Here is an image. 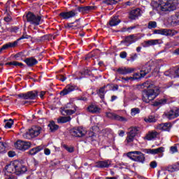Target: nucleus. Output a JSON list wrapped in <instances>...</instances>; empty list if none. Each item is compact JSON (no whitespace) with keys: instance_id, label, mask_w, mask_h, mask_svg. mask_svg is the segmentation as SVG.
<instances>
[{"instance_id":"39448f33","label":"nucleus","mask_w":179,"mask_h":179,"mask_svg":"<svg viewBox=\"0 0 179 179\" xmlns=\"http://www.w3.org/2000/svg\"><path fill=\"white\" fill-rule=\"evenodd\" d=\"M127 157L133 160V162H137V163H141L143 164L146 158L145 154L140 151H131L127 153Z\"/></svg>"},{"instance_id":"2f4dec72","label":"nucleus","mask_w":179,"mask_h":179,"mask_svg":"<svg viewBox=\"0 0 179 179\" xmlns=\"http://www.w3.org/2000/svg\"><path fill=\"white\" fill-rule=\"evenodd\" d=\"M166 103H167V99H157L152 103V106L154 107H159V106L166 104Z\"/></svg>"},{"instance_id":"c9c22d12","label":"nucleus","mask_w":179,"mask_h":179,"mask_svg":"<svg viewBox=\"0 0 179 179\" xmlns=\"http://www.w3.org/2000/svg\"><path fill=\"white\" fill-rule=\"evenodd\" d=\"M144 121L148 123H153L156 122L157 121V119L155 115H149L147 117L144 118Z\"/></svg>"},{"instance_id":"e433bc0d","label":"nucleus","mask_w":179,"mask_h":179,"mask_svg":"<svg viewBox=\"0 0 179 179\" xmlns=\"http://www.w3.org/2000/svg\"><path fill=\"white\" fill-rule=\"evenodd\" d=\"M6 65H10V66L13 65V66H20V68H22V66H24V64L22 63H20L16 61L8 62L6 64Z\"/></svg>"},{"instance_id":"79ce46f5","label":"nucleus","mask_w":179,"mask_h":179,"mask_svg":"<svg viewBox=\"0 0 179 179\" xmlns=\"http://www.w3.org/2000/svg\"><path fill=\"white\" fill-rule=\"evenodd\" d=\"M135 139V136H132L131 134H129V133H127V136L126 138V141L127 143H132Z\"/></svg>"},{"instance_id":"58836bf2","label":"nucleus","mask_w":179,"mask_h":179,"mask_svg":"<svg viewBox=\"0 0 179 179\" xmlns=\"http://www.w3.org/2000/svg\"><path fill=\"white\" fill-rule=\"evenodd\" d=\"M157 27V22L156 21H150L148 24V29H156Z\"/></svg>"},{"instance_id":"5fc2aeb1","label":"nucleus","mask_w":179,"mask_h":179,"mask_svg":"<svg viewBox=\"0 0 179 179\" xmlns=\"http://www.w3.org/2000/svg\"><path fill=\"white\" fill-rule=\"evenodd\" d=\"M77 100H80L82 101H87V97L86 96H78L77 97Z\"/></svg>"},{"instance_id":"cd10ccee","label":"nucleus","mask_w":179,"mask_h":179,"mask_svg":"<svg viewBox=\"0 0 179 179\" xmlns=\"http://www.w3.org/2000/svg\"><path fill=\"white\" fill-rule=\"evenodd\" d=\"M66 29H72L76 30V29H80V24L78 22L67 23L66 25Z\"/></svg>"},{"instance_id":"4be33fe9","label":"nucleus","mask_w":179,"mask_h":179,"mask_svg":"<svg viewBox=\"0 0 179 179\" xmlns=\"http://www.w3.org/2000/svg\"><path fill=\"white\" fill-rule=\"evenodd\" d=\"M159 135V132L155 130L152 131H149L145 136L144 139H146L147 141H152V139H155V138H157Z\"/></svg>"},{"instance_id":"de8ad7c7","label":"nucleus","mask_w":179,"mask_h":179,"mask_svg":"<svg viewBox=\"0 0 179 179\" xmlns=\"http://www.w3.org/2000/svg\"><path fill=\"white\" fill-rule=\"evenodd\" d=\"M170 150L172 153H177L178 152V149L177 148V145H173L170 148Z\"/></svg>"},{"instance_id":"ddd939ff","label":"nucleus","mask_w":179,"mask_h":179,"mask_svg":"<svg viewBox=\"0 0 179 179\" xmlns=\"http://www.w3.org/2000/svg\"><path fill=\"white\" fill-rule=\"evenodd\" d=\"M78 15V13L75 10L70 11H64L59 14L60 19L64 20H68V19H71V17H75Z\"/></svg>"},{"instance_id":"a18cd8bd","label":"nucleus","mask_w":179,"mask_h":179,"mask_svg":"<svg viewBox=\"0 0 179 179\" xmlns=\"http://www.w3.org/2000/svg\"><path fill=\"white\" fill-rule=\"evenodd\" d=\"M141 113V109L138 108H134L131 110V115H136V114H139Z\"/></svg>"},{"instance_id":"864d4df0","label":"nucleus","mask_w":179,"mask_h":179,"mask_svg":"<svg viewBox=\"0 0 179 179\" xmlns=\"http://www.w3.org/2000/svg\"><path fill=\"white\" fill-rule=\"evenodd\" d=\"M57 79H59V80H61L62 82H65V80H66V78H65V76L60 75L57 77Z\"/></svg>"},{"instance_id":"4d7b16f0","label":"nucleus","mask_w":179,"mask_h":179,"mask_svg":"<svg viewBox=\"0 0 179 179\" xmlns=\"http://www.w3.org/2000/svg\"><path fill=\"white\" fill-rule=\"evenodd\" d=\"M44 153H45V155H46L47 156H48V155H50L51 151L50 150V149L45 148V149L44 150Z\"/></svg>"},{"instance_id":"f8f14e48","label":"nucleus","mask_w":179,"mask_h":179,"mask_svg":"<svg viewBox=\"0 0 179 179\" xmlns=\"http://www.w3.org/2000/svg\"><path fill=\"white\" fill-rule=\"evenodd\" d=\"M71 135L72 136H76L77 138H83L86 135V130L83 127H75L70 131Z\"/></svg>"},{"instance_id":"aec40b11","label":"nucleus","mask_w":179,"mask_h":179,"mask_svg":"<svg viewBox=\"0 0 179 179\" xmlns=\"http://www.w3.org/2000/svg\"><path fill=\"white\" fill-rule=\"evenodd\" d=\"M106 117H108V118H110V120H115V121H120V122L127 121V118L122 116H120L114 113H110V112L107 113Z\"/></svg>"},{"instance_id":"bf43d9fd","label":"nucleus","mask_w":179,"mask_h":179,"mask_svg":"<svg viewBox=\"0 0 179 179\" xmlns=\"http://www.w3.org/2000/svg\"><path fill=\"white\" fill-rule=\"evenodd\" d=\"M118 90V85H114L113 87H112V90L113 92H115V90Z\"/></svg>"},{"instance_id":"f704fd0d","label":"nucleus","mask_w":179,"mask_h":179,"mask_svg":"<svg viewBox=\"0 0 179 179\" xmlns=\"http://www.w3.org/2000/svg\"><path fill=\"white\" fill-rule=\"evenodd\" d=\"M129 129L130 130L129 132H127V134L134 137H136L138 135V134H139V128L138 127H131Z\"/></svg>"},{"instance_id":"680f3d73","label":"nucleus","mask_w":179,"mask_h":179,"mask_svg":"<svg viewBox=\"0 0 179 179\" xmlns=\"http://www.w3.org/2000/svg\"><path fill=\"white\" fill-rule=\"evenodd\" d=\"M45 94V92H44V91L41 92V93H40L41 99H43Z\"/></svg>"},{"instance_id":"0e129e2a","label":"nucleus","mask_w":179,"mask_h":179,"mask_svg":"<svg viewBox=\"0 0 179 179\" xmlns=\"http://www.w3.org/2000/svg\"><path fill=\"white\" fill-rule=\"evenodd\" d=\"M171 73V70H169V71H166L165 73H164V75L166 76H170V74Z\"/></svg>"},{"instance_id":"09e8293b","label":"nucleus","mask_w":179,"mask_h":179,"mask_svg":"<svg viewBox=\"0 0 179 179\" xmlns=\"http://www.w3.org/2000/svg\"><path fill=\"white\" fill-rule=\"evenodd\" d=\"M150 166L151 167V169H156V167H157V162H156V161L151 162L150 164Z\"/></svg>"},{"instance_id":"ea45409f","label":"nucleus","mask_w":179,"mask_h":179,"mask_svg":"<svg viewBox=\"0 0 179 179\" xmlns=\"http://www.w3.org/2000/svg\"><path fill=\"white\" fill-rule=\"evenodd\" d=\"M119 1L120 0H104L103 1V3L106 5H116V3H118Z\"/></svg>"},{"instance_id":"6e6d98bb","label":"nucleus","mask_w":179,"mask_h":179,"mask_svg":"<svg viewBox=\"0 0 179 179\" xmlns=\"http://www.w3.org/2000/svg\"><path fill=\"white\" fill-rule=\"evenodd\" d=\"M127 55V52H122L120 54V58H125Z\"/></svg>"},{"instance_id":"0eeeda50","label":"nucleus","mask_w":179,"mask_h":179,"mask_svg":"<svg viewBox=\"0 0 179 179\" xmlns=\"http://www.w3.org/2000/svg\"><path fill=\"white\" fill-rule=\"evenodd\" d=\"M15 148L16 149H18V150H22V152H24L25 150H27L28 149H30V148H31V143L30 141L18 140L15 143Z\"/></svg>"},{"instance_id":"5701e85b","label":"nucleus","mask_w":179,"mask_h":179,"mask_svg":"<svg viewBox=\"0 0 179 179\" xmlns=\"http://www.w3.org/2000/svg\"><path fill=\"white\" fill-rule=\"evenodd\" d=\"M96 9V6H87L84 7H79L78 10L82 13H89V12H92V10H94Z\"/></svg>"},{"instance_id":"603ef678","label":"nucleus","mask_w":179,"mask_h":179,"mask_svg":"<svg viewBox=\"0 0 179 179\" xmlns=\"http://www.w3.org/2000/svg\"><path fill=\"white\" fill-rule=\"evenodd\" d=\"M8 157H15V156H16V152H15L14 151H9L8 152Z\"/></svg>"},{"instance_id":"c85d7f7f","label":"nucleus","mask_w":179,"mask_h":179,"mask_svg":"<svg viewBox=\"0 0 179 179\" xmlns=\"http://www.w3.org/2000/svg\"><path fill=\"white\" fill-rule=\"evenodd\" d=\"M43 148L41 145L37 146L36 148H31L29 152L28 155H31V156L36 155V153H38V152H41L43 150Z\"/></svg>"},{"instance_id":"c03bdc74","label":"nucleus","mask_w":179,"mask_h":179,"mask_svg":"<svg viewBox=\"0 0 179 179\" xmlns=\"http://www.w3.org/2000/svg\"><path fill=\"white\" fill-rule=\"evenodd\" d=\"M63 148H64V149L69 153H73V152H75V148L73 147H69L66 145H64Z\"/></svg>"},{"instance_id":"7ed1b4c3","label":"nucleus","mask_w":179,"mask_h":179,"mask_svg":"<svg viewBox=\"0 0 179 179\" xmlns=\"http://www.w3.org/2000/svg\"><path fill=\"white\" fill-rule=\"evenodd\" d=\"M41 134V128L38 126H33L28 131L22 134L24 139H33L37 138Z\"/></svg>"},{"instance_id":"a878e982","label":"nucleus","mask_w":179,"mask_h":179,"mask_svg":"<svg viewBox=\"0 0 179 179\" xmlns=\"http://www.w3.org/2000/svg\"><path fill=\"white\" fill-rule=\"evenodd\" d=\"M87 111L92 114H96V113H100V108L95 104H91L87 108Z\"/></svg>"},{"instance_id":"2eb2a0df","label":"nucleus","mask_w":179,"mask_h":179,"mask_svg":"<svg viewBox=\"0 0 179 179\" xmlns=\"http://www.w3.org/2000/svg\"><path fill=\"white\" fill-rule=\"evenodd\" d=\"M74 90H79V88L75 85H68L62 91L60 92V95L66 96V94H69V93Z\"/></svg>"},{"instance_id":"338daca9","label":"nucleus","mask_w":179,"mask_h":179,"mask_svg":"<svg viewBox=\"0 0 179 179\" xmlns=\"http://www.w3.org/2000/svg\"><path fill=\"white\" fill-rule=\"evenodd\" d=\"M5 179H15V176H13V175H10L7 176Z\"/></svg>"},{"instance_id":"72a5a7b5","label":"nucleus","mask_w":179,"mask_h":179,"mask_svg":"<svg viewBox=\"0 0 179 179\" xmlns=\"http://www.w3.org/2000/svg\"><path fill=\"white\" fill-rule=\"evenodd\" d=\"M48 127L51 132H55V131H57V129L59 128V126L55 124V122L54 121L50 122Z\"/></svg>"},{"instance_id":"3c124183","label":"nucleus","mask_w":179,"mask_h":179,"mask_svg":"<svg viewBox=\"0 0 179 179\" xmlns=\"http://www.w3.org/2000/svg\"><path fill=\"white\" fill-rule=\"evenodd\" d=\"M122 80H125V82H129V80H134L132 77H122Z\"/></svg>"},{"instance_id":"9d476101","label":"nucleus","mask_w":179,"mask_h":179,"mask_svg":"<svg viewBox=\"0 0 179 179\" xmlns=\"http://www.w3.org/2000/svg\"><path fill=\"white\" fill-rule=\"evenodd\" d=\"M177 33H178V31L169 29H155L153 31V34H162V36H169V37L176 36Z\"/></svg>"},{"instance_id":"49530a36","label":"nucleus","mask_w":179,"mask_h":179,"mask_svg":"<svg viewBox=\"0 0 179 179\" xmlns=\"http://www.w3.org/2000/svg\"><path fill=\"white\" fill-rule=\"evenodd\" d=\"M138 59V54L134 53L130 55V59L129 61H131V62H134V61H135V59Z\"/></svg>"},{"instance_id":"412c9836","label":"nucleus","mask_w":179,"mask_h":179,"mask_svg":"<svg viewBox=\"0 0 179 179\" xmlns=\"http://www.w3.org/2000/svg\"><path fill=\"white\" fill-rule=\"evenodd\" d=\"M117 72H118L120 75H128V73L135 72V69L131 67H120L117 69Z\"/></svg>"},{"instance_id":"13d9d810","label":"nucleus","mask_w":179,"mask_h":179,"mask_svg":"<svg viewBox=\"0 0 179 179\" xmlns=\"http://www.w3.org/2000/svg\"><path fill=\"white\" fill-rule=\"evenodd\" d=\"M135 27H136L135 26L129 27L126 30H127L128 33H131V31L134 30V29H135Z\"/></svg>"},{"instance_id":"423d86ee","label":"nucleus","mask_w":179,"mask_h":179,"mask_svg":"<svg viewBox=\"0 0 179 179\" xmlns=\"http://www.w3.org/2000/svg\"><path fill=\"white\" fill-rule=\"evenodd\" d=\"M19 99L23 100H37L38 99V92L37 91H29L27 93H21L17 95Z\"/></svg>"},{"instance_id":"dca6fc26","label":"nucleus","mask_w":179,"mask_h":179,"mask_svg":"<svg viewBox=\"0 0 179 179\" xmlns=\"http://www.w3.org/2000/svg\"><path fill=\"white\" fill-rule=\"evenodd\" d=\"M165 117H166L168 120H174V118H177V117H179V108H174L165 113Z\"/></svg>"},{"instance_id":"bb28decb","label":"nucleus","mask_w":179,"mask_h":179,"mask_svg":"<svg viewBox=\"0 0 179 179\" xmlns=\"http://www.w3.org/2000/svg\"><path fill=\"white\" fill-rule=\"evenodd\" d=\"M120 23H121V20H120V17H118V15L112 17L109 20V24L111 27L118 26Z\"/></svg>"},{"instance_id":"393cba45","label":"nucleus","mask_w":179,"mask_h":179,"mask_svg":"<svg viewBox=\"0 0 179 179\" xmlns=\"http://www.w3.org/2000/svg\"><path fill=\"white\" fill-rule=\"evenodd\" d=\"M24 62L28 66H34V65H37V64H38L37 59H36L33 57L26 58L24 59Z\"/></svg>"},{"instance_id":"6ab92c4d","label":"nucleus","mask_w":179,"mask_h":179,"mask_svg":"<svg viewBox=\"0 0 179 179\" xmlns=\"http://www.w3.org/2000/svg\"><path fill=\"white\" fill-rule=\"evenodd\" d=\"M143 152L148 155H159V153H163V152H164V148L159 147L156 149H144Z\"/></svg>"},{"instance_id":"6e6552de","label":"nucleus","mask_w":179,"mask_h":179,"mask_svg":"<svg viewBox=\"0 0 179 179\" xmlns=\"http://www.w3.org/2000/svg\"><path fill=\"white\" fill-rule=\"evenodd\" d=\"M152 68L149 65H145L142 67L140 73H135L133 75V80L134 79H141V78H145L149 72H150Z\"/></svg>"},{"instance_id":"a19ab883","label":"nucleus","mask_w":179,"mask_h":179,"mask_svg":"<svg viewBox=\"0 0 179 179\" xmlns=\"http://www.w3.org/2000/svg\"><path fill=\"white\" fill-rule=\"evenodd\" d=\"M4 122H6L4 128H12V124H13V120L12 119L4 120Z\"/></svg>"},{"instance_id":"69168bd1","label":"nucleus","mask_w":179,"mask_h":179,"mask_svg":"<svg viewBox=\"0 0 179 179\" xmlns=\"http://www.w3.org/2000/svg\"><path fill=\"white\" fill-rule=\"evenodd\" d=\"M124 134H125V131H124L123 130H120L119 131V136H123Z\"/></svg>"},{"instance_id":"4468645a","label":"nucleus","mask_w":179,"mask_h":179,"mask_svg":"<svg viewBox=\"0 0 179 179\" xmlns=\"http://www.w3.org/2000/svg\"><path fill=\"white\" fill-rule=\"evenodd\" d=\"M140 16H142V10L140 8L131 10L129 13V19L130 20H136V19H139Z\"/></svg>"},{"instance_id":"4c0bfd02","label":"nucleus","mask_w":179,"mask_h":179,"mask_svg":"<svg viewBox=\"0 0 179 179\" xmlns=\"http://www.w3.org/2000/svg\"><path fill=\"white\" fill-rule=\"evenodd\" d=\"M169 171L171 172L177 171L179 170V164H176L174 165L169 166L168 167Z\"/></svg>"},{"instance_id":"20e7f679","label":"nucleus","mask_w":179,"mask_h":179,"mask_svg":"<svg viewBox=\"0 0 179 179\" xmlns=\"http://www.w3.org/2000/svg\"><path fill=\"white\" fill-rule=\"evenodd\" d=\"M27 22L33 26H38L43 22V15H35L31 12H28L26 15Z\"/></svg>"},{"instance_id":"e2e57ef3","label":"nucleus","mask_w":179,"mask_h":179,"mask_svg":"<svg viewBox=\"0 0 179 179\" xmlns=\"http://www.w3.org/2000/svg\"><path fill=\"white\" fill-rule=\"evenodd\" d=\"M4 20H5V22H10V20H11L10 17H5Z\"/></svg>"},{"instance_id":"f3484780","label":"nucleus","mask_w":179,"mask_h":179,"mask_svg":"<svg viewBox=\"0 0 179 179\" xmlns=\"http://www.w3.org/2000/svg\"><path fill=\"white\" fill-rule=\"evenodd\" d=\"M111 166V161L110 159L104 161H98L95 164V167L97 169H108Z\"/></svg>"},{"instance_id":"7c9ffc66","label":"nucleus","mask_w":179,"mask_h":179,"mask_svg":"<svg viewBox=\"0 0 179 179\" xmlns=\"http://www.w3.org/2000/svg\"><path fill=\"white\" fill-rule=\"evenodd\" d=\"M159 41H160L159 39H151L145 41L144 43L145 44V47H150V45H156L157 44H159Z\"/></svg>"},{"instance_id":"f257e3e1","label":"nucleus","mask_w":179,"mask_h":179,"mask_svg":"<svg viewBox=\"0 0 179 179\" xmlns=\"http://www.w3.org/2000/svg\"><path fill=\"white\" fill-rule=\"evenodd\" d=\"M6 171L9 174H23L27 171V168L26 166L23 165L22 162L19 161L11 162L8 165L5 167Z\"/></svg>"},{"instance_id":"c756f323","label":"nucleus","mask_w":179,"mask_h":179,"mask_svg":"<svg viewBox=\"0 0 179 179\" xmlns=\"http://www.w3.org/2000/svg\"><path fill=\"white\" fill-rule=\"evenodd\" d=\"M72 118L70 116H62L57 119L58 124H65L69 122Z\"/></svg>"},{"instance_id":"774afa93","label":"nucleus","mask_w":179,"mask_h":179,"mask_svg":"<svg viewBox=\"0 0 179 179\" xmlns=\"http://www.w3.org/2000/svg\"><path fill=\"white\" fill-rule=\"evenodd\" d=\"M175 75H176V76L179 77V68L177 69L175 71Z\"/></svg>"},{"instance_id":"473e14b6","label":"nucleus","mask_w":179,"mask_h":179,"mask_svg":"<svg viewBox=\"0 0 179 179\" xmlns=\"http://www.w3.org/2000/svg\"><path fill=\"white\" fill-rule=\"evenodd\" d=\"M106 87H107V86L104 85L99 89V92H97V94L98 96H99L101 100H104V95L106 94Z\"/></svg>"},{"instance_id":"8fccbe9b","label":"nucleus","mask_w":179,"mask_h":179,"mask_svg":"<svg viewBox=\"0 0 179 179\" xmlns=\"http://www.w3.org/2000/svg\"><path fill=\"white\" fill-rule=\"evenodd\" d=\"M24 38H30V36L27 35V34H23V35L17 39V41L23 40Z\"/></svg>"},{"instance_id":"1a4fd4ad","label":"nucleus","mask_w":179,"mask_h":179,"mask_svg":"<svg viewBox=\"0 0 179 179\" xmlns=\"http://www.w3.org/2000/svg\"><path fill=\"white\" fill-rule=\"evenodd\" d=\"M76 106L72 103H68L66 107L62 108V114L63 115H72L76 113Z\"/></svg>"},{"instance_id":"f03ea898","label":"nucleus","mask_w":179,"mask_h":179,"mask_svg":"<svg viewBox=\"0 0 179 179\" xmlns=\"http://www.w3.org/2000/svg\"><path fill=\"white\" fill-rule=\"evenodd\" d=\"M159 94H160V89L157 87H154L153 88L144 91L142 100L144 103H150V101L156 99Z\"/></svg>"},{"instance_id":"052dcab7","label":"nucleus","mask_w":179,"mask_h":179,"mask_svg":"<svg viewBox=\"0 0 179 179\" xmlns=\"http://www.w3.org/2000/svg\"><path fill=\"white\" fill-rule=\"evenodd\" d=\"M118 99V97L117 96H115V95H113L112 96H111V99H110V101H115V100H117Z\"/></svg>"},{"instance_id":"37998d69","label":"nucleus","mask_w":179,"mask_h":179,"mask_svg":"<svg viewBox=\"0 0 179 179\" xmlns=\"http://www.w3.org/2000/svg\"><path fill=\"white\" fill-rule=\"evenodd\" d=\"M6 150V143L0 142V153H5Z\"/></svg>"},{"instance_id":"a211bd4d","label":"nucleus","mask_w":179,"mask_h":179,"mask_svg":"<svg viewBox=\"0 0 179 179\" xmlns=\"http://www.w3.org/2000/svg\"><path fill=\"white\" fill-rule=\"evenodd\" d=\"M173 124L171 122H166L157 124L156 128L159 129V131H166L167 132H170Z\"/></svg>"},{"instance_id":"b1692460","label":"nucleus","mask_w":179,"mask_h":179,"mask_svg":"<svg viewBox=\"0 0 179 179\" xmlns=\"http://www.w3.org/2000/svg\"><path fill=\"white\" fill-rule=\"evenodd\" d=\"M17 45V41H15L13 43H8L5 45H3L1 48H0V52H2L4 50H8V48H15Z\"/></svg>"},{"instance_id":"9b49d317","label":"nucleus","mask_w":179,"mask_h":179,"mask_svg":"<svg viewBox=\"0 0 179 179\" xmlns=\"http://www.w3.org/2000/svg\"><path fill=\"white\" fill-rule=\"evenodd\" d=\"M139 40L137 35L131 34L124 37V38L121 41V44H125L127 47L131 45V44H134V43H136Z\"/></svg>"}]
</instances>
